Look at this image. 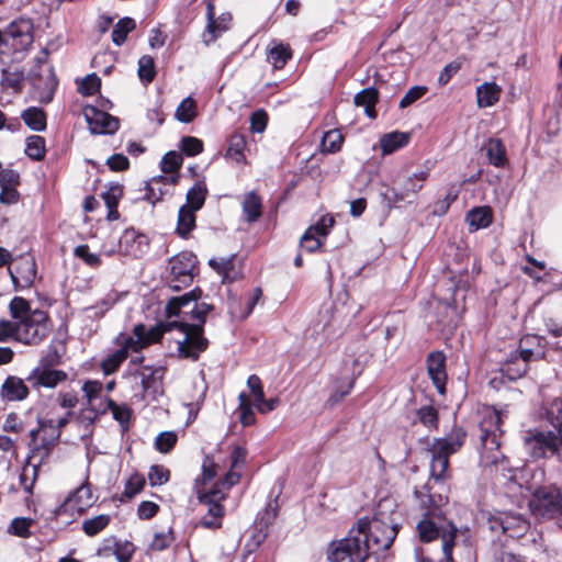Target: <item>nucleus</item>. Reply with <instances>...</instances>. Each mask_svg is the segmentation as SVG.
<instances>
[{
    "label": "nucleus",
    "mask_w": 562,
    "mask_h": 562,
    "mask_svg": "<svg viewBox=\"0 0 562 562\" xmlns=\"http://www.w3.org/2000/svg\"><path fill=\"white\" fill-rule=\"evenodd\" d=\"M75 255L90 267H98L100 265V257L97 254L90 252L87 245L76 247Z\"/></svg>",
    "instance_id": "obj_62"
},
{
    "label": "nucleus",
    "mask_w": 562,
    "mask_h": 562,
    "mask_svg": "<svg viewBox=\"0 0 562 562\" xmlns=\"http://www.w3.org/2000/svg\"><path fill=\"white\" fill-rule=\"evenodd\" d=\"M49 334L48 315L42 310H33L24 321H18V342L36 346Z\"/></svg>",
    "instance_id": "obj_9"
},
{
    "label": "nucleus",
    "mask_w": 562,
    "mask_h": 562,
    "mask_svg": "<svg viewBox=\"0 0 562 562\" xmlns=\"http://www.w3.org/2000/svg\"><path fill=\"white\" fill-rule=\"evenodd\" d=\"M291 57L292 52L290 47L283 44L274 45L269 49L268 54V60L276 69H282Z\"/></svg>",
    "instance_id": "obj_38"
},
{
    "label": "nucleus",
    "mask_w": 562,
    "mask_h": 562,
    "mask_svg": "<svg viewBox=\"0 0 562 562\" xmlns=\"http://www.w3.org/2000/svg\"><path fill=\"white\" fill-rule=\"evenodd\" d=\"M529 507L537 516L555 517L562 514V494L554 486L538 488L529 502Z\"/></svg>",
    "instance_id": "obj_10"
},
{
    "label": "nucleus",
    "mask_w": 562,
    "mask_h": 562,
    "mask_svg": "<svg viewBox=\"0 0 562 562\" xmlns=\"http://www.w3.org/2000/svg\"><path fill=\"white\" fill-rule=\"evenodd\" d=\"M209 265L222 277L223 283H231L240 276L235 267V255L231 257L212 258Z\"/></svg>",
    "instance_id": "obj_24"
},
{
    "label": "nucleus",
    "mask_w": 562,
    "mask_h": 562,
    "mask_svg": "<svg viewBox=\"0 0 562 562\" xmlns=\"http://www.w3.org/2000/svg\"><path fill=\"white\" fill-rule=\"evenodd\" d=\"M427 92V88L423 86L412 87L400 101V108L404 109L419 100Z\"/></svg>",
    "instance_id": "obj_60"
},
{
    "label": "nucleus",
    "mask_w": 562,
    "mask_h": 562,
    "mask_svg": "<svg viewBox=\"0 0 562 562\" xmlns=\"http://www.w3.org/2000/svg\"><path fill=\"white\" fill-rule=\"evenodd\" d=\"M260 294H261V291L258 289L256 297L248 300L247 310L245 312H238L237 300H236V297L231 296L228 300V311H229L231 315L236 318H241V319L246 318L251 313Z\"/></svg>",
    "instance_id": "obj_52"
},
{
    "label": "nucleus",
    "mask_w": 562,
    "mask_h": 562,
    "mask_svg": "<svg viewBox=\"0 0 562 562\" xmlns=\"http://www.w3.org/2000/svg\"><path fill=\"white\" fill-rule=\"evenodd\" d=\"M166 180H167V178H165V177H157V178H151L148 182H146L145 194H144L143 199L151 204H155L158 201H160L165 194V191H164L161 184Z\"/></svg>",
    "instance_id": "obj_41"
},
{
    "label": "nucleus",
    "mask_w": 562,
    "mask_h": 562,
    "mask_svg": "<svg viewBox=\"0 0 562 562\" xmlns=\"http://www.w3.org/2000/svg\"><path fill=\"white\" fill-rule=\"evenodd\" d=\"M491 165L503 168L507 164L506 148L498 138H490L483 146Z\"/></svg>",
    "instance_id": "obj_27"
},
{
    "label": "nucleus",
    "mask_w": 562,
    "mask_h": 562,
    "mask_svg": "<svg viewBox=\"0 0 562 562\" xmlns=\"http://www.w3.org/2000/svg\"><path fill=\"white\" fill-rule=\"evenodd\" d=\"M400 516L396 501L392 497L382 498L372 519H359L346 538L328 546V561L366 562L370 554L389 550L401 526Z\"/></svg>",
    "instance_id": "obj_1"
},
{
    "label": "nucleus",
    "mask_w": 562,
    "mask_h": 562,
    "mask_svg": "<svg viewBox=\"0 0 562 562\" xmlns=\"http://www.w3.org/2000/svg\"><path fill=\"white\" fill-rule=\"evenodd\" d=\"M9 310L13 321H24L32 315L33 312L29 302L21 296H15L11 300Z\"/></svg>",
    "instance_id": "obj_42"
},
{
    "label": "nucleus",
    "mask_w": 562,
    "mask_h": 562,
    "mask_svg": "<svg viewBox=\"0 0 562 562\" xmlns=\"http://www.w3.org/2000/svg\"><path fill=\"white\" fill-rule=\"evenodd\" d=\"M428 170H418L408 178H406L400 191L392 189L386 193H383L384 200L387 202V205L392 206L398 202L406 200L411 202V198H415L417 195V193L422 190L423 183L428 178Z\"/></svg>",
    "instance_id": "obj_12"
},
{
    "label": "nucleus",
    "mask_w": 562,
    "mask_h": 562,
    "mask_svg": "<svg viewBox=\"0 0 562 562\" xmlns=\"http://www.w3.org/2000/svg\"><path fill=\"white\" fill-rule=\"evenodd\" d=\"M4 32L18 42L21 49H27L33 44V22L31 19L19 18L14 20L7 26Z\"/></svg>",
    "instance_id": "obj_19"
},
{
    "label": "nucleus",
    "mask_w": 562,
    "mask_h": 562,
    "mask_svg": "<svg viewBox=\"0 0 562 562\" xmlns=\"http://www.w3.org/2000/svg\"><path fill=\"white\" fill-rule=\"evenodd\" d=\"M181 150L187 156H196L203 150V142L196 137L186 136L181 139Z\"/></svg>",
    "instance_id": "obj_58"
},
{
    "label": "nucleus",
    "mask_w": 562,
    "mask_h": 562,
    "mask_svg": "<svg viewBox=\"0 0 562 562\" xmlns=\"http://www.w3.org/2000/svg\"><path fill=\"white\" fill-rule=\"evenodd\" d=\"M344 137L338 130L326 132L322 139V150L328 154H335L340 150Z\"/></svg>",
    "instance_id": "obj_44"
},
{
    "label": "nucleus",
    "mask_w": 562,
    "mask_h": 562,
    "mask_svg": "<svg viewBox=\"0 0 562 562\" xmlns=\"http://www.w3.org/2000/svg\"><path fill=\"white\" fill-rule=\"evenodd\" d=\"M170 471L164 465H151L148 472L150 485H162L169 481Z\"/></svg>",
    "instance_id": "obj_51"
},
{
    "label": "nucleus",
    "mask_w": 562,
    "mask_h": 562,
    "mask_svg": "<svg viewBox=\"0 0 562 562\" xmlns=\"http://www.w3.org/2000/svg\"><path fill=\"white\" fill-rule=\"evenodd\" d=\"M12 282L16 288L27 289L36 279V263L33 256L25 254L19 256L14 266L8 269Z\"/></svg>",
    "instance_id": "obj_14"
},
{
    "label": "nucleus",
    "mask_w": 562,
    "mask_h": 562,
    "mask_svg": "<svg viewBox=\"0 0 562 562\" xmlns=\"http://www.w3.org/2000/svg\"><path fill=\"white\" fill-rule=\"evenodd\" d=\"M268 115L265 111L258 110L250 116V128L255 133H262L267 126Z\"/></svg>",
    "instance_id": "obj_63"
},
{
    "label": "nucleus",
    "mask_w": 562,
    "mask_h": 562,
    "mask_svg": "<svg viewBox=\"0 0 562 562\" xmlns=\"http://www.w3.org/2000/svg\"><path fill=\"white\" fill-rule=\"evenodd\" d=\"M196 291H191L181 296L171 299L166 307L169 317L179 316L181 314L191 313L192 318L198 321V324H189L184 321L168 322L161 326L162 334L165 331L178 328L183 333V339L178 341V351L183 358L198 359L199 353L204 351L207 347V340L203 337V324L205 323L207 314L213 310L211 304L201 302L196 303Z\"/></svg>",
    "instance_id": "obj_2"
},
{
    "label": "nucleus",
    "mask_w": 562,
    "mask_h": 562,
    "mask_svg": "<svg viewBox=\"0 0 562 562\" xmlns=\"http://www.w3.org/2000/svg\"><path fill=\"white\" fill-rule=\"evenodd\" d=\"M417 418L428 429H437L438 427V412L431 405H425L417 409Z\"/></svg>",
    "instance_id": "obj_45"
},
{
    "label": "nucleus",
    "mask_w": 562,
    "mask_h": 562,
    "mask_svg": "<svg viewBox=\"0 0 562 562\" xmlns=\"http://www.w3.org/2000/svg\"><path fill=\"white\" fill-rule=\"evenodd\" d=\"M41 424V441L35 448V452L41 456V461L46 459L53 448L58 442L61 431L57 427H55V422L53 419H40Z\"/></svg>",
    "instance_id": "obj_18"
},
{
    "label": "nucleus",
    "mask_w": 562,
    "mask_h": 562,
    "mask_svg": "<svg viewBox=\"0 0 562 562\" xmlns=\"http://www.w3.org/2000/svg\"><path fill=\"white\" fill-rule=\"evenodd\" d=\"M231 459L232 469L220 481L221 485L224 486L226 490H229L232 486L239 482L240 474L234 471V469L244 465L246 461V450L240 447H235L234 450L232 451Z\"/></svg>",
    "instance_id": "obj_26"
},
{
    "label": "nucleus",
    "mask_w": 562,
    "mask_h": 562,
    "mask_svg": "<svg viewBox=\"0 0 562 562\" xmlns=\"http://www.w3.org/2000/svg\"><path fill=\"white\" fill-rule=\"evenodd\" d=\"M428 374L439 394L446 393V356L441 351H434L427 358Z\"/></svg>",
    "instance_id": "obj_20"
},
{
    "label": "nucleus",
    "mask_w": 562,
    "mask_h": 562,
    "mask_svg": "<svg viewBox=\"0 0 562 562\" xmlns=\"http://www.w3.org/2000/svg\"><path fill=\"white\" fill-rule=\"evenodd\" d=\"M133 335L134 337L124 335L117 337L121 347L106 356L101 362V368L105 374L114 373L127 358L130 351L138 352L159 341L162 337V329L160 326L147 328L144 324H137L133 328Z\"/></svg>",
    "instance_id": "obj_4"
},
{
    "label": "nucleus",
    "mask_w": 562,
    "mask_h": 562,
    "mask_svg": "<svg viewBox=\"0 0 562 562\" xmlns=\"http://www.w3.org/2000/svg\"><path fill=\"white\" fill-rule=\"evenodd\" d=\"M207 193L206 186L204 182H196L187 193V204L190 209L199 211L205 201Z\"/></svg>",
    "instance_id": "obj_40"
},
{
    "label": "nucleus",
    "mask_w": 562,
    "mask_h": 562,
    "mask_svg": "<svg viewBox=\"0 0 562 562\" xmlns=\"http://www.w3.org/2000/svg\"><path fill=\"white\" fill-rule=\"evenodd\" d=\"M123 195V186L119 183L111 184L105 192L102 193V198L108 207L106 218L109 221H116L119 218L117 204Z\"/></svg>",
    "instance_id": "obj_29"
},
{
    "label": "nucleus",
    "mask_w": 562,
    "mask_h": 562,
    "mask_svg": "<svg viewBox=\"0 0 562 562\" xmlns=\"http://www.w3.org/2000/svg\"><path fill=\"white\" fill-rule=\"evenodd\" d=\"M33 520L30 518L24 517H18L14 518L9 527V531L12 535L19 536V537H29L30 535V527L32 525Z\"/></svg>",
    "instance_id": "obj_56"
},
{
    "label": "nucleus",
    "mask_w": 562,
    "mask_h": 562,
    "mask_svg": "<svg viewBox=\"0 0 562 562\" xmlns=\"http://www.w3.org/2000/svg\"><path fill=\"white\" fill-rule=\"evenodd\" d=\"M220 467L210 457H205L202 463V474L195 479L194 488L196 490V481L200 480V488L212 481L218 471Z\"/></svg>",
    "instance_id": "obj_49"
},
{
    "label": "nucleus",
    "mask_w": 562,
    "mask_h": 562,
    "mask_svg": "<svg viewBox=\"0 0 562 562\" xmlns=\"http://www.w3.org/2000/svg\"><path fill=\"white\" fill-rule=\"evenodd\" d=\"M261 199L256 192L251 191L245 195L243 201V212L247 222H256L261 216Z\"/></svg>",
    "instance_id": "obj_32"
},
{
    "label": "nucleus",
    "mask_w": 562,
    "mask_h": 562,
    "mask_svg": "<svg viewBox=\"0 0 562 562\" xmlns=\"http://www.w3.org/2000/svg\"><path fill=\"white\" fill-rule=\"evenodd\" d=\"M335 220L331 216H322L314 225H311L301 237V247L308 252L316 251L322 246V239L325 238L330 228L334 226Z\"/></svg>",
    "instance_id": "obj_16"
},
{
    "label": "nucleus",
    "mask_w": 562,
    "mask_h": 562,
    "mask_svg": "<svg viewBox=\"0 0 562 562\" xmlns=\"http://www.w3.org/2000/svg\"><path fill=\"white\" fill-rule=\"evenodd\" d=\"M101 80L95 74L86 76L79 85V92L83 95H92L99 91Z\"/></svg>",
    "instance_id": "obj_55"
},
{
    "label": "nucleus",
    "mask_w": 562,
    "mask_h": 562,
    "mask_svg": "<svg viewBox=\"0 0 562 562\" xmlns=\"http://www.w3.org/2000/svg\"><path fill=\"white\" fill-rule=\"evenodd\" d=\"M207 18V32L211 34L212 40H216L223 33L229 30L232 15L228 12L222 13L220 16H214V5L212 3L207 4L206 10Z\"/></svg>",
    "instance_id": "obj_25"
},
{
    "label": "nucleus",
    "mask_w": 562,
    "mask_h": 562,
    "mask_svg": "<svg viewBox=\"0 0 562 562\" xmlns=\"http://www.w3.org/2000/svg\"><path fill=\"white\" fill-rule=\"evenodd\" d=\"M519 355L521 359L519 363L510 361L504 368V371L510 379L520 378L527 372L528 361L531 359L533 350L529 347H519Z\"/></svg>",
    "instance_id": "obj_30"
},
{
    "label": "nucleus",
    "mask_w": 562,
    "mask_h": 562,
    "mask_svg": "<svg viewBox=\"0 0 562 562\" xmlns=\"http://www.w3.org/2000/svg\"><path fill=\"white\" fill-rule=\"evenodd\" d=\"M145 486V479L143 475L135 473L130 476L125 484V490L123 495L127 498L134 497L138 494Z\"/></svg>",
    "instance_id": "obj_54"
},
{
    "label": "nucleus",
    "mask_w": 562,
    "mask_h": 562,
    "mask_svg": "<svg viewBox=\"0 0 562 562\" xmlns=\"http://www.w3.org/2000/svg\"><path fill=\"white\" fill-rule=\"evenodd\" d=\"M67 373L63 370L35 368L27 376V381L34 386H44L53 389L67 380Z\"/></svg>",
    "instance_id": "obj_21"
},
{
    "label": "nucleus",
    "mask_w": 562,
    "mask_h": 562,
    "mask_svg": "<svg viewBox=\"0 0 562 562\" xmlns=\"http://www.w3.org/2000/svg\"><path fill=\"white\" fill-rule=\"evenodd\" d=\"M182 161L183 157L180 153L173 150L168 151L160 162L161 170L165 173H173L181 167Z\"/></svg>",
    "instance_id": "obj_50"
},
{
    "label": "nucleus",
    "mask_w": 562,
    "mask_h": 562,
    "mask_svg": "<svg viewBox=\"0 0 562 562\" xmlns=\"http://www.w3.org/2000/svg\"><path fill=\"white\" fill-rule=\"evenodd\" d=\"M527 452L535 459L548 454L562 456V423L554 431L529 430L524 438Z\"/></svg>",
    "instance_id": "obj_8"
},
{
    "label": "nucleus",
    "mask_w": 562,
    "mask_h": 562,
    "mask_svg": "<svg viewBox=\"0 0 562 562\" xmlns=\"http://www.w3.org/2000/svg\"><path fill=\"white\" fill-rule=\"evenodd\" d=\"M465 437V430L454 426L446 437L434 440L429 451L431 453L430 473L435 483L442 482L447 477L449 457L463 446Z\"/></svg>",
    "instance_id": "obj_5"
},
{
    "label": "nucleus",
    "mask_w": 562,
    "mask_h": 562,
    "mask_svg": "<svg viewBox=\"0 0 562 562\" xmlns=\"http://www.w3.org/2000/svg\"><path fill=\"white\" fill-rule=\"evenodd\" d=\"M502 88L495 82H484L476 88L477 105L487 108L494 105L501 97Z\"/></svg>",
    "instance_id": "obj_28"
},
{
    "label": "nucleus",
    "mask_w": 562,
    "mask_h": 562,
    "mask_svg": "<svg viewBox=\"0 0 562 562\" xmlns=\"http://www.w3.org/2000/svg\"><path fill=\"white\" fill-rule=\"evenodd\" d=\"M409 140V135L402 132H392L389 134H385L381 138V149L383 154H392L393 151L397 150L398 148H402L405 146Z\"/></svg>",
    "instance_id": "obj_35"
},
{
    "label": "nucleus",
    "mask_w": 562,
    "mask_h": 562,
    "mask_svg": "<svg viewBox=\"0 0 562 562\" xmlns=\"http://www.w3.org/2000/svg\"><path fill=\"white\" fill-rule=\"evenodd\" d=\"M226 488L216 482L214 486L205 491L200 488V480L196 481V496L199 502L206 507V514L200 519V525L209 528L216 529L222 526V519L225 515V508L222 502L226 498Z\"/></svg>",
    "instance_id": "obj_7"
},
{
    "label": "nucleus",
    "mask_w": 562,
    "mask_h": 562,
    "mask_svg": "<svg viewBox=\"0 0 562 562\" xmlns=\"http://www.w3.org/2000/svg\"><path fill=\"white\" fill-rule=\"evenodd\" d=\"M195 115V102L190 97L182 100L176 110V119L182 123H190Z\"/></svg>",
    "instance_id": "obj_46"
},
{
    "label": "nucleus",
    "mask_w": 562,
    "mask_h": 562,
    "mask_svg": "<svg viewBox=\"0 0 562 562\" xmlns=\"http://www.w3.org/2000/svg\"><path fill=\"white\" fill-rule=\"evenodd\" d=\"M378 102V91L374 88H366L355 95V104L363 106L368 117L376 116L374 105Z\"/></svg>",
    "instance_id": "obj_31"
},
{
    "label": "nucleus",
    "mask_w": 562,
    "mask_h": 562,
    "mask_svg": "<svg viewBox=\"0 0 562 562\" xmlns=\"http://www.w3.org/2000/svg\"><path fill=\"white\" fill-rule=\"evenodd\" d=\"M196 210L182 205L178 213L177 232L180 236H187L195 227Z\"/></svg>",
    "instance_id": "obj_36"
},
{
    "label": "nucleus",
    "mask_w": 562,
    "mask_h": 562,
    "mask_svg": "<svg viewBox=\"0 0 562 562\" xmlns=\"http://www.w3.org/2000/svg\"><path fill=\"white\" fill-rule=\"evenodd\" d=\"M467 221L475 231L485 228L492 223V210L488 206L474 207L468 213Z\"/></svg>",
    "instance_id": "obj_34"
},
{
    "label": "nucleus",
    "mask_w": 562,
    "mask_h": 562,
    "mask_svg": "<svg viewBox=\"0 0 562 562\" xmlns=\"http://www.w3.org/2000/svg\"><path fill=\"white\" fill-rule=\"evenodd\" d=\"M164 373L162 367L143 366L136 370L134 375L139 380L144 393H156L161 385Z\"/></svg>",
    "instance_id": "obj_22"
},
{
    "label": "nucleus",
    "mask_w": 562,
    "mask_h": 562,
    "mask_svg": "<svg viewBox=\"0 0 562 562\" xmlns=\"http://www.w3.org/2000/svg\"><path fill=\"white\" fill-rule=\"evenodd\" d=\"M134 553V544L130 541L117 542L114 548V555L119 562H130Z\"/></svg>",
    "instance_id": "obj_61"
},
{
    "label": "nucleus",
    "mask_w": 562,
    "mask_h": 562,
    "mask_svg": "<svg viewBox=\"0 0 562 562\" xmlns=\"http://www.w3.org/2000/svg\"><path fill=\"white\" fill-rule=\"evenodd\" d=\"M23 81V72L22 71H9L3 70L1 77V83L5 88H11L14 91L21 89Z\"/></svg>",
    "instance_id": "obj_59"
},
{
    "label": "nucleus",
    "mask_w": 562,
    "mask_h": 562,
    "mask_svg": "<svg viewBox=\"0 0 562 562\" xmlns=\"http://www.w3.org/2000/svg\"><path fill=\"white\" fill-rule=\"evenodd\" d=\"M155 63L151 56L143 55L138 60L139 79L146 83L151 82L155 78Z\"/></svg>",
    "instance_id": "obj_48"
},
{
    "label": "nucleus",
    "mask_w": 562,
    "mask_h": 562,
    "mask_svg": "<svg viewBox=\"0 0 562 562\" xmlns=\"http://www.w3.org/2000/svg\"><path fill=\"white\" fill-rule=\"evenodd\" d=\"M136 27V23L132 18L125 16L114 25L112 31V41L115 45L121 46L132 31Z\"/></svg>",
    "instance_id": "obj_37"
},
{
    "label": "nucleus",
    "mask_w": 562,
    "mask_h": 562,
    "mask_svg": "<svg viewBox=\"0 0 562 562\" xmlns=\"http://www.w3.org/2000/svg\"><path fill=\"white\" fill-rule=\"evenodd\" d=\"M238 400H239L238 409L240 413V415H239L240 423L244 426L254 425L256 422V417H255V413H254V409L251 407L248 396L245 393H240L238 396Z\"/></svg>",
    "instance_id": "obj_47"
},
{
    "label": "nucleus",
    "mask_w": 562,
    "mask_h": 562,
    "mask_svg": "<svg viewBox=\"0 0 562 562\" xmlns=\"http://www.w3.org/2000/svg\"><path fill=\"white\" fill-rule=\"evenodd\" d=\"M83 115L92 134H114L120 127L116 117L95 106H86L83 109Z\"/></svg>",
    "instance_id": "obj_15"
},
{
    "label": "nucleus",
    "mask_w": 562,
    "mask_h": 562,
    "mask_svg": "<svg viewBox=\"0 0 562 562\" xmlns=\"http://www.w3.org/2000/svg\"><path fill=\"white\" fill-rule=\"evenodd\" d=\"M29 395V387L21 378L10 375L1 386V396L8 402L22 401Z\"/></svg>",
    "instance_id": "obj_23"
},
{
    "label": "nucleus",
    "mask_w": 562,
    "mask_h": 562,
    "mask_svg": "<svg viewBox=\"0 0 562 562\" xmlns=\"http://www.w3.org/2000/svg\"><path fill=\"white\" fill-rule=\"evenodd\" d=\"M503 414L496 409L487 408L484 411L483 419L480 423V438L483 447L482 459L486 463H497L503 459L499 451L501 429Z\"/></svg>",
    "instance_id": "obj_6"
},
{
    "label": "nucleus",
    "mask_w": 562,
    "mask_h": 562,
    "mask_svg": "<svg viewBox=\"0 0 562 562\" xmlns=\"http://www.w3.org/2000/svg\"><path fill=\"white\" fill-rule=\"evenodd\" d=\"M95 498L93 497L91 487L88 483L81 484L67 498L57 507L56 514H82L93 505Z\"/></svg>",
    "instance_id": "obj_13"
},
{
    "label": "nucleus",
    "mask_w": 562,
    "mask_h": 562,
    "mask_svg": "<svg viewBox=\"0 0 562 562\" xmlns=\"http://www.w3.org/2000/svg\"><path fill=\"white\" fill-rule=\"evenodd\" d=\"M490 524L492 530H502L512 538L522 536L528 529V521L521 515L514 513H501L491 519Z\"/></svg>",
    "instance_id": "obj_17"
},
{
    "label": "nucleus",
    "mask_w": 562,
    "mask_h": 562,
    "mask_svg": "<svg viewBox=\"0 0 562 562\" xmlns=\"http://www.w3.org/2000/svg\"><path fill=\"white\" fill-rule=\"evenodd\" d=\"M177 442V435L172 431H164L156 438L155 446L162 453L169 452Z\"/></svg>",
    "instance_id": "obj_57"
},
{
    "label": "nucleus",
    "mask_w": 562,
    "mask_h": 562,
    "mask_svg": "<svg viewBox=\"0 0 562 562\" xmlns=\"http://www.w3.org/2000/svg\"><path fill=\"white\" fill-rule=\"evenodd\" d=\"M428 498L432 508L424 515L423 519L418 521L416 526L419 539L423 542H431L440 538L443 554L441 562H452V550L456 544L458 528L452 521L446 519L438 513L439 507L446 504L448 498L442 495H438L436 498L435 495L431 494L428 495Z\"/></svg>",
    "instance_id": "obj_3"
},
{
    "label": "nucleus",
    "mask_w": 562,
    "mask_h": 562,
    "mask_svg": "<svg viewBox=\"0 0 562 562\" xmlns=\"http://www.w3.org/2000/svg\"><path fill=\"white\" fill-rule=\"evenodd\" d=\"M110 520L111 518L109 515H98L93 518L86 519L82 522V530L87 536L93 537L105 529L110 524Z\"/></svg>",
    "instance_id": "obj_43"
},
{
    "label": "nucleus",
    "mask_w": 562,
    "mask_h": 562,
    "mask_svg": "<svg viewBox=\"0 0 562 562\" xmlns=\"http://www.w3.org/2000/svg\"><path fill=\"white\" fill-rule=\"evenodd\" d=\"M21 117L24 123L33 131L42 132L46 128V114L40 108H27L22 112Z\"/></svg>",
    "instance_id": "obj_33"
},
{
    "label": "nucleus",
    "mask_w": 562,
    "mask_h": 562,
    "mask_svg": "<svg viewBox=\"0 0 562 562\" xmlns=\"http://www.w3.org/2000/svg\"><path fill=\"white\" fill-rule=\"evenodd\" d=\"M45 138L40 135H32L26 138L25 154L33 160H42L45 157Z\"/></svg>",
    "instance_id": "obj_39"
},
{
    "label": "nucleus",
    "mask_w": 562,
    "mask_h": 562,
    "mask_svg": "<svg viewBox=\"0 0 562 562\" xmlns=\"http://www.w3.org/2000/svg\"><path fill=\"white\" fill-rule=\"evenodd\" d=\"M109 408L112 412V415L115 420H117L121 425L126 424L130 420V409L126 406L117 405L112 400L109 401Z\"/></svg>",
    "instance_id": "obj_64"
},
{
    "label": "nucleus",
    "mask_w": 562,
    "mask_h": 562,
    "mask_svg": "<svg viewBox=\"0 0 562 562\" xmlns=\"http://www.w3.org/2000/svg\"><path fill=\"white\" fill-rule=\"evenodd\" d=\"M195 256L192 252L183 251L169 260V286L179 291L191 284L193 280V271L195 268Z\"/></svg>",
    "instance_id": "obj_11"
},
{
    "label": "nucleus",
    "mask_w": 562,
    "mask_h": 562,
    "mask_svg": "<svg viewBox=\"0 0 562 562\" xmlns=\"http://www.w3.org/2000/svg\"><path fill=\"white\" fill-rule=\"evenodd\" d=\"M10 339L18 341V321L0 319V342Z\"/></svg>",
    "instance_id": "obj_53"
}]
</instances>
